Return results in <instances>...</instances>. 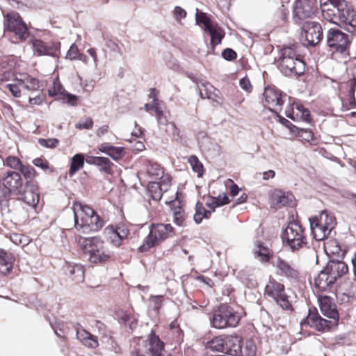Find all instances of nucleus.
Here are the masks:
<instances>
[{"instance_id": "obj_1", "label": "nucleus", "mask_w": 356, "mask_h": 356, "mask_svg": "<svg viewBox=\"0 0 356 356\" xmlns=\"http://www.w3.org/2000/svg\"><path fill=\"white\" fill-rule=\"evenodd\" d=\"M319 307L322 314L330 318H323L316 308L309 309V312L301 325H308L312 328L319 332H328L332 327H337L339 320V314L334 300L327 296H318Z\"/></svg>"}, {"instance_id": "obj_2", "label": "nucleus", "mask_w": 356, "mask_h": 356, "mask_svg": "<svg viewBox=\"0 0 356 356\" xmlns=\"http://www.w3.org/2000/svg\"><path fill=\"white\" fill-rule=\"evenodd\" d=\"M75 240L83 253L88 256L90 263L102 264L111 258L112 252L106 248L100 236L83 237L78 235Z\"/></svg>"}, {"instance_id": "obj_3", "label": "nucleus", "mask_w": 356, "mask_h": 356, "mask_svg": "<svg viewBox=\"0 0 356 356\" xmlns=\"http://www.w3.org/2000/svg\"><path fill=\"white\" fill-rule=\"evenodd\" d=\"M276 63L279 70L286 76L298 77L305 74L306 64L294 44L284 46Z\"/></svg>"}, {"instance_id": "obj_4", "label": "nucleus", "mask_w": 356, "mask_h": 356, "mask_svg": "<svg viewBox=\"0 0 356 356\" xmlns=\"http://www.w3.org/2000/svg\"><path fill=\"white\" fill-rule=\"evenodd\" d=\"M74 227L84 232H98L104 225V220L97 214L92 208L81 202L73 205Z\"/></svg>"}, {"instance_id": "obj_5", "label": "nucleus", "mask_w": 356, "mask_h": 356, "mask_svg": "<svg viewBox=\"0 0 356 356\" xmlns=\"http://www.w3.org/2000/svg\"><path fill=\"white\" fill-rule=\"evenodd\" d=\"M283 244L293 251H298L307 245L305 229L298 220H292L282 234Z\"/></svg>"}, {"instance_id": "obj_6", "label": "nucleus", "mask_w": 356, "mask_h": 356, "mask_svg": "<svg viewBox=\"0 0 356 356\" xmlns=\"http://www.w3.org/2000/svg\"><path fill=\"white\" fill-rule=\"evenodd\" d=\"M175 235V229L170 224H152L149 227V233L145 238L143 244L138 248V252H146Z\"/></svg>"}, {"instance_id": "obj_7", "label": "nucleus", "mask_w": 356, "mask_h": 356, "mask_svg": "<svg viewBox=\"0 0 356 356\" xmlns=\"http://www.w3.org/2000/svg\"><path fill=\"white\" fill-rule=\"evenodd\" d=\"M336 225L335 216L327 211H323L318 216L310 218L311 232L318 241L327 238Z\"/></svg>"}, {"instance_id": "obj_8", "label": "nucleus", "mask_w": 356, "mask_h": 356, "mask_svg": "<svg viewBox=\"0 0 356 356\" xmlns=\"http://www.w3.org/2000/svg\"><path fill=\"white\" fill-rule=\"evenodd\" d=\"M241 316L227 304H221L213 309L210 317V323L213 327L223 329L227 327H236Z\"/></svg>"}, {"instance_id": "obj_9", "label": "nucleus", "mask_w": 356, "mask_h": 356, "mask_svg": "<svg viewBox=\"0 0 356 356\" xmlns=\"http://www.w3.org/2000/svg\"><path fill=\"white\" fill-rule=\"evenodd\" d=\"M24 181L19 172L7 170L0 176V204L8 202L12 195L20 194Z\"/></svg>"}, {"instance_id": "obj_10", "label": "nucleus", "mask_w": 356, "mask_h": 356, "mask_svg": "<svg viewBox=\"0 0 356 356\" xmlns=\"http://www.w3.org/2000/svg\"><path fill=\"white\" fill-rule=\"evenodd\" d=\"M326 45L332 54L349 55L351 40L349 35L337 27L330 28L325 35Z\"/></svg>"}, {"instance_id": "obj_11", "label": "nucleus", "mask_w": 356, "mask_h": 356, "mask_svg": "<svg viewBox=\"0 0 356 356\" xmlns=\"http://www.w3.org/2000/svg\"><path fill=\"white\" fill-rule=\"evenodd\" d=\"M164 347V342L152 330L146 339L138 342L131 356H161Z\"/></svg>"}, {"instance_id": "obj_12", "label": "nucleus", "mask_w": 356, "mask_h": 356, "mask_svg": "<svg viewBox=\"0 0 356 356\" xmlns=\"http://www.w3.org/2000/svg\"><path fill=\"white\" fill-rule=\"evenodd\" d=\"M264 296L273 300L282 309L293 310V306L289 300V296L285 291V286L271 275L268 278L265 287Z\"/></svg>"}, {"instance_id": "obj_13", "label": "nucleus", "mask_w": 356, "mask_h": 356, "mask_svg": "<svg viewBox=\"0 0 356 356\" xmlns=\"http://www.w3.org/2000/svg\"><path fill=\"white\" fill-rule=\"evenodd\" d=\"M5 30L13 33L17 41H24L29 35L27 24L16 11H11L4 15Z\"/></svg>"}, {"instance_id": "obj_14", "label": "nucleus", "mask_w": 356, "mask_h": 356, "mask_svg": "<svg viewBox=\"0 0 356 356\" xmlns=\"http://www.w3.org/2000/svg\"><path fill=\"white\" fill-rule=\"evenodd\" d=\"M195 20L197 24H203L204 31L210 35V44L213 49H215L217 45L222 43L225 36L224 29L218 23L213 22L207 13L197 10L195 15Z\"/></svg>"}, {"instance_id": "obj_15", "label": "nucleus", "mask_w": 356, "mask_h": 356, "mask_svg": "<svg viewBox=\"0 0 356 356\" xmlns=\"http://www.w3.org/2000/svg\"><path fill=\"white\" fill-rule=\"evenodd\" d=\"M318 13L316 0H296L293 5L292 17L295 23L312 18Z\"/></svg>"}, {"instance_id": "obj_16", "label": "nucleus", "mask_w": 356, "mask_h": 356, "mask_svg": "<svg viewBox=\"0 0 356 356\" xmlns=\"http://www.w3.org/2000/svg\"><path fill=\"white\" fill-rule=\"evenodd\" d=\"M273 266L275 268V273L282 277L286 278L291 282H298L300 278L298 268L291 261L277 257L273 261Z\"/></svg>"}, {"instance_id": "obj_17", "label": "nucleus", "mask_w": 356, "mask_h": 356, "mask_svg": "<svg viewBox=\"0 0 356 356\" xmlns=\"http://www.w3.org/2000/svg\"><path fill=\"white\" fill-rule=\"evenodd\" d=\"M284 95L279 89L268 86L266 87L263 93V104L270 111L277 113L282 110L284 104Z\"/></svg>"}, {"instance_id": "obj_18", "label": "nucleus", "mask_w": 356, "mask_h": 356, "mask_svg": "<svg viewBox=\"0 0 356 356\" xmlns=\"http://www.w3.org/2000/svg\"><path fill=\"white\" fill-rule=\"evenodd\" d=\"M302 30V35L305 38L307 45L316 46L323 39V29L318 22H305Z\"/></svg>"}, {"instance_id": "obj_19", "label": "nucleus", "mask_w": 356, "mask_h": 356, "mask_svg": "<svg viewBox=\"0 0 356 356\" xmlns=\"http://www.w3.org/2000/svg\"><path fill=\"white\" fill-rule=\"evenodd\" d=\"M104 233L110 242L116 247H120L122 241L127 238L129 234V229L124 223L110 225L105 228Z\"/></svg>"}, {"instance_id": "obj_20", "label": "nucleus", "mask_w": 356, "mask_h": 356, "mask_svg": "<svg viewBox=\"0 0 356 356\" xmlns=\"http://www.w3.org/2000/svg\"><path fill=\"white\" fill-rule=\"evenodd\" d=\"M172 184L171 175L164 176L160 181H150L147 186V195L153 200L159 201L163 193L168 191Z\"/></svg>"}, {"instance_id": "obj_21", "label": "nucleus", "mask_w": 356, "mask_h": 356, "mask_svg": "<svg viewBox=\"0 0 356 356\" xmlns=\"http://www.w3.org/2000/svg\"><path fill=\"white\" fill-rule=\"evenodd\" d=\"M285 115L293 121L302 120L310 122L312 120L309 111L298 103H293L287 107L285 111Z\"/></svg>"}, {"instance_id": "obj_22", "label": "nucleus", "mask_w": 356, "mask_h": 356, "mask_svg": "<svg viewBox=\"0 0 356 356\" xmlns=\"http://www.w3.org/2000/svg\"><path fill=\"white\" fill-rule=\"evenodd\" d=\"M33 51L38 56H57L59 47L54 42H45L40 39L32 40Z\"/></svg>"}, {"instance_id": "obj_23", "label": "nucleus", "mask_w": 356, "mask_h": 356, "mask_svg": "<svg viewBox=\"0 0 356 356\" xmlns=\"http://www.w3.org/2000/svg\"><path fill=\"white\" fill-rule=\"evenodd\" d=\"M324 269L334 282L348 273V265L344 261L339 260L329 261Z\"/></svg>"}, {"instance_id": "obj_24", "label": "nucleus", "mask_w": 356, "mask_h": 356, "mask_svg": "<svg viewBox=\"0 0 356 356\" xmlns=\"http://www.w3.org/2000/svg\"><path fill=\"white\" fill-rule=\"evenodd\" d=\"M340 24L347 31L356 33V10L350 8H344L339 15Z\"/></svg>"}, {"instance_id": "obj_25", "label": "nucleus", "mask_w": 356, "mask_h": 356, "mask_svg": "<svg viewBox=\"0 0 356 356\" xmlns=\"http://www.w3.org/2000/svg\"><path fill=\"white\" fill-rule=\"evenodd\" d=\"M163 339L167 343L179 345L184 341V332L180 328L177 320L173 321L169 325V329L165 332Z\"/></svg>"}, {"instance_id": "obj_26", "label": "nucleus", "mask_w": 356, "mask_h": 356, "mask_svg": "<svg viewBox=\"0 0 356 356\" xmlns=\"http://www.w3.org/2000/svg\"><path fill=\"white\" fill-rule=\"evenodd\" d=\"M64 272L67 279L74 283H81L84 281L85 268L81 264L67 263L64 266Z\"/></svg>"}, {"instance_id": "obj_27", "label": "nucleus", "mask_w": 356, "mask_h": 356, "mask_svg": "<svg viewBox=\"0 0 356 356\" xmlns=\"http://www.w3.org/2000/svg\"><path fill=\"white\" fill-rule=\"evenodd\" d=\"M20 200L27 204L29 206L35 208L40 200L39 193L33 187H29L27 182L25 183L24 188H22L20 194H17Z\"/></svg>"}, {"instance_id": "obj_28", "label": "nucleus", "mask_w": 356, "mask_h": 356, "mask_svg": "<svg viewBox=\"0 0 356 356\" xmlns=\"http://www.w3.org/2000/svg\"><path fill=\"white\" fill-rule=\"evenodd\" d=\"M335 282L323 268L314 280V286L318 291H331Z\"/></svg>"}, {"instance_id": "obj_29", "label": "nucleus", "mask_w": 356, "mask_h": 356, "mask_svg": "<svg viewBox=\"0 0 356 356\" xmlns=\"http://www.w3.org/2000/svg\"><path fill=\"white\" fill-rule=\"evenodd\" d=\"M87 163L98 167L101 172L107 175H112L113 173L114 163L107 157L90 156L87 159Z\"/></svg>"}, {"instance_id": "obj_30", "label": "nucleus", "mask_w": 356, "mask_h": 356, "mask_svg": "<svg viewBox=\"0 0 356 356\" xmlns=\"http://www.w3.org/2000/svg\"><path fill=\"white\" fill-rule=\"evenodd\" d=\"M293 195L282 191H275L270 198L271 204L275 209L291 205Z\"/></svg>"}, {"instance_id": "obj_31", "label": "nucleus", "mask_w": 356, "mask_h": 356, "mask_svg": "<svg viewBox=\"0 0 356 356\" xmlns=\"http://www.w3.org/2000/svg\"><path fill=\"white\" fill-rule=\"evenodd\" d=\"M144 170L147 175L152 179L161 180L165 175H170L168 173H165L164 168L158 163L147 161L144 165Z\"/></svg>"}, {"instance_id": "obj_32", "label": "nucleus", "mask_w": 356, "mask_h": 356, "mask_svg": "<svg viewBox=\"0 0 356 356\" xmlns=\"http://www.w3.org/2000/svg\"><path fill=\"white\" fill-rule=\"evenodd\" d=\"M341 3L339 1L338 3H331L327 7L321 9L323 17L332 23L338 24L339 22V15L341 11L344 8H341Z\"/></svg>"}, {"instance_id": "obj_33", "label": "nucleus", "mask_w": 356, "mask_h": 356, "mask_svg": "<svg viewBox=\"0 0 356 356\" xmlns=\"http://www.w3.org/2000/svg\"><path fill=\"white\" fill-rule=\"evenodd\" d=\"M15 258L13 255L0 249V276L8 274L13 269Z\"/></svg>"}, {"instance_id": "obj_34", "label": "nucleus", "mask_w": 356, "mask_h": 356, "mask_svg": "<svg viewBox=\"0 0 356 356\" xmlns=\"http://www.w3.org/2000/svg\"><path fill=\"white\" fill-rule=\"evenodd\" d=\"M254 251L255 257L258 258L263 263L269 262L273 257L274 252L273 250L265 245L263 242L258 241Z\"/></svg>"}, {"instance_id": "obj_35", "label": "nucleus", "mask_w": 356, "mask_h": 356, "mask_svg": "<svg viewBox=\"0 0 356 356\" xmlns=\"http://www.w3.org/2000/svg\"><path fill=\"white\" fill-rule=\"evenodd\" d=\"M170 209L174 222L178 226H182L186 220V215L181 202L179 201L171 202Z\"/></svg>"}, {"instance_id": "obj_36", "label": "nucleus", "mask_w": 356, "mask_h": 356, "mask_svg": "<svg viewBox=\"0 0 356 356\" xmlns=\"http://www.w3.org/2000/svg\"><path fill=\"white\" fill-rule=\"evenodd\" d=\"M231 341H227V335H220L214 337L207 343V348L213 351L225 353L227 343Z\"/></svg>"}, {"instance_id": "obj_37", "label": "nucleus", "mask_w": 356, "mask_h": 356, "mask_svg": "<svg viewBox=\"0 0 356 356\" xmlns=\"http://www.w3.org/2000/svg\"><path fill=\"white\" fill-rule=\"evenodd\" d=\"M21 81L23 90L35 92L40 90V84L38 79L28 74L21 75Z\"/></svg>"}, {"instance_id": "obj_38", "label": "nucleus", "mask_w": 356, "mask_h": 356, "mask_svg": "<svg viewBox=\"0 0 356 356\" xmlns=\"http://www.w3.org/2000/svg\"><path fill=\"white\" fill-rule=\"evenodd\" d=\"M2 87L5 92H10L13 97H22V90L23 88L21 78H15V79L12 80V83L2 85Z\"/></svg>"}, {"instance_id": "obj_39", "label": "nucleus", "mask_w": 356, "mask_h": 356, "mask_svg": "<svg viewBox=\"0 0 356 356\" xmlns=\"http://www.w3.org/2000/svg\"><path fill=\"white\" fill-rule=\"evenodd\" d=\"M227 341H231L227 343L225 353L233 356H237L242 344L241 339L238 336L227 335Z\"/></svg>"}, {"instance_id": "obj_40", "label": "nucleus", "mask_w": 356, "mask_h": 356, "mask_svg": "<svg viewBox=\"0 0 356 356\" xmlns=\"http://www.w3.org/2000/svg\"><path fill=\"white\" fill-rule=\"evenodd\" d=\"M211 211H208L201 202H197L195 206V213L193 218L196 223H200L204 218H209Z\"/></svg>"}, {"instance_id": "obj_41", "label": "nucleus", "mask_w": 356, "mask_h": 356, "mask_svg": "<svg viewBox=\"0 0 356 356\" xmlns=\"http://www.w3.org/2000/svg\"><path fill=\"white\" fill-rule=\"evenodd\" d=\"M84 165V156L81 154H76L72 158L68 172L70 177L81 170Z\"/></svg>"}, {"instance_id": "obj_42", "label": "nucleus", "mask_w": 356, "mask_h": 356, "mask_svg": "<svg viewBox=\"0 0 356 356\" xmlns=\"http://www.w3.org/2000/svg\"><path fill=\"white\" fill-rule=\"evenodd\" d=\"M257 346L252 340H248L241 344L237 356H256Z\"/></svg>"}, {"instance_id": "obj_43", "label": "nucleus", "mask_w": 356, "mask_h": 356, "mask_svg": "<svg viewBox=\"0 0 356 356\" xmlns=\"http://www.w3.org/2000/svg\"><path fill=\"white\" fill-rule=\"evenodd\" d=\"M188 162L191 165L193 171L198 177H202L204 172V165L197 156L191 155L188 158Z\"/></svg>"}, {"instance_id": "obj_44", "label": "nucleus", "mask_w": 356, "mask_h": 356, "mask_svg": "<svg viewBox=\"0 0 356 356\" xmlns=\"http://www.w3.org/2000/svg\"><path fill=\"white\" fill-rule=\"evenodd\" d=\"M19 172L21 174V176L22 175L24 177V179L26 180V182L28 184L29 181L34 179L38 175L35 168L29 165L23 164Z\"/></svg>"}, {"instance_id": "obj_45", "label": "nucleus", "mask_w": 356, "mask_h": 356, "mask_svg": "<svg viewBox=\"0 0 356 356\" xmlns=\"http://www.w3.org/2000/svg\"><path fill=\"white\" fill-rule=\"evenodd\" d=\"M324 250L328 255H338L341 250L336 240H329L324 243Z\"/></svg>"}, {"instance_id": "obj_46", "label": "nucleus", "mask_w": 356, "mask_h": 356, "mask_svg": "<svg viewBox=\"0 0 356 356\" xmlns=\"http://www.w3.org/2000/svg\"><path fill=\"white\" fill-rule=\"evenodd\" d=\"M86 56L79 53V48L76 44H72L66 54V58L70 60H85Z\"/></svg>"}, {"instance_id": "obj_47", "label": "nucleus", "mask_w": 356, "mask_h": 356, "mask_svg": "<svg viewBox=\"0 0 356 356\" xmlns=\"http://www.w3.org/2000/svg\"><path fill=\"white\" fill-rule=\"evenodd\" d=\"M118 317L123 322L127 323L131 321L130 327L131 329L136 327L137 321L134 318V316L127 311L119 310L117 312Z\"/></svg>"}, {"instance_id": "obj_48", "label": "nucleus", "mask_w": 356, "mask_h": 356, "mask_svg": "<svg viewBox=\"0 0 356 356\" xmlns=\"http://www.w3.org/2000/svg\"><path fill=\"white\" fill-rule=\"evenodd\" d=\"M4 165L19 171L23 165V163L17 156H8L4 161Z\"/></svg>"}, {"instance_id": "obj_49", "label": "nucleus", "mask_w": 356, "mask_h": 356, "mask_svg": "<svg viewBox=\"0 0 356 356\" xmlns=\"http://www.w3.org/2000/svg\"><path fill=\"white\" fill-rule=\"evenodd\" d=\"M165 106L163 104V102L161 100H156V102H152L151 103H147L144 106V109L145 111L148 112L151 115H153L152 112L154 113V115L156 114L161 109L164 108Z\"/></svg>"}, {"instance_id": "obj_50", "label": "nucleus", "mask_w": 356, "mask_h": 356, "mask_svg": "<svg viewBox=\"0 0 356 356\" xmlns=\"http://www.w3.org/2000/svg\"><path fill=\"white\" fill-rule=\"evenodd\" d=\"M124 147L112 145L108 155L114 161H118L124 156Z\"/></svg>"}, {"instance_id": "obj_51", "label": "nucleus", "mask_w": 356, "mask_h": 356, "mask_svg": "<svg viewBox=\"0 0 356 356\" xmlns=\"http://www.w3.org/2000/svg\"><path fill=\"white\" fill-rule=\"evenodd\" d=\"M65 92L63 86L58 82H54L53 86L48 90V94L51 97H63Z\"/></svg>"}, {"instance_id": "obj_52", "label": "nucleus", "mask_w": 356, "mask_h": 356, "mask_svg": "<svg viewBox=\"0 0 356 356\" xmlns=\"http://www.w3.org/2000/svg\"><path fill=\"white\" fill-rule=\"evenodd\" d=\"M289 10L284 4H282L275 13L277 21L280 22H286L288 19Z\"/></svg>"}, {"instance_id": "obj_53", "label": "nucleus", "mask_w": 356, "mask_h": 356, "mask_svg": "<svg viewBox=\"0 0 356 356\" xmlns=\"http://www.w3.org/2000/svg\"><path fill=\"white\" fill-rule=\"evenodd\" d=\"M38 94L35 97L28 96L29 103L31 105H40L43 103L45 99V95L42 92V90L36 91Z\"/></svg>"}, {"instance_id": "obj_54", "label": "nucleus", "mask_w": 356, "mask_h": 356, "mask_svg": "<svg viewBox=\"0 0 356 356\" xmlns=\"http://www.w3.org/2000/svg\"><path fill=\"white\" fill-rule=\"evenodd\" d=\"M94 124L93 120L90 117L86 118L84 120H81L76 124L75 127L78 129H90Z\"/></svg>"}, {"instance_id": "obj_55", "label": "nucleus", "mask_w": 356, "mask_h": 356, "mask_svg": "<svg viewBox=\"0 0 356 356\" xmlns=\"http://www.w3.org/2000/svg\"><path fill=\"white\" fill-rule=\"evenodd\" d=\"M38 143L42 147L54 148L58 145L59 140L57 138H40Z\"/></svg>"}, {"instance_id": "obj_56", "label": "nucleus", "mask_w": 356, "mask_h": 356, "mask_svg": "<svg viewBox=\"0 0 356 356\" xmlns=\"http://www.w3.org/2000/svg\"><path fill=\"white\" fill-rule=\"evenodd\" d=\"M222 57L226 60L232 61L237 58V54L232 49L226 48L222 51Z\"/></svg>"}, {"instance_id": "obj_57", "label": "nucleus", "mask_w": 356, "mask_h": 356, "mask_svg": "<svg viewBox=\"0 0 356 356\" xmlns=\"http://www.w3.org/2000/svg\"><path fill=\"white\" fill-rule=\"evenodd\" d=\"M62 98L70 106H75L78 104L79 98L74 95H72L65 92Z\"/></svg>"}, {"instance_id": "obj_58", "label": "nucleus", "mask_w": 356, "mask_h": 356, "mask_svg": "<svg viewBox=\"0 0 356 356\" xmlns=\"http://www.w3.org/2000/svg\"><path fill=\"white\" fill-rule=\"evenodd\" d=\"M239 85L241 88L247 92H251L252 90V86L248 76H245L240 79Z\"/></svg>"}, {"instance_id": "obj_59", "label": "nucleus", "mask_w": 356, "mask_h": 356, "mask_svg": "<svg viewBox=\"0 0 356 356\" xmlns=\"http://www.w3.org/2000/svg\"><path fill=\"white\" fill-rule=\"evenodd\" d=\"M33 163L35 166L40 168L44 170H46L49 168V162L45 159L41 157H38L33 159Z\"/></svg>"}, {"instance_id": "obj_60", "label": "nucleus", "mask_w": 356, "mask_h": 356, "mask_svg": "<svg viewBox=\"0 0 356 356\" xmlns=\"http://www.w3.org/2000/svg\"><path fill=\"white\" fill-rule=\"evenodd\" d=\"M350 88L348 91V99H349L350 104L352 105L355 102V86H356V79L355 78L350 80Z\"/></svg>"}, {"instance_id": "obj_61", "label": "nucleus", "mask_w": 356, "mask_h": 356, "mask_svg": "<svg viewBox=\"0 0 356 356\" xmlns=\"http://www.w3.org/2000/svg\"><path fill=\"white\" fill-rule=\"evenodd\" d=\"M158 123L159 124H168V116L164 111V108L161 109L156 114L154 115Z\"/></svg>"}, {"instance_id": "obj_62", "label": "nucleus", "mask_w": 356, "mask_h": 356, "mask_svg": "<svg viewBox=\"0 0 356 356\" xmlns=\"http://www.w3.org/2000/svg\"><path fill=\"white\" fill-rule=\"evenodd\" d=\"M83 344L87 347L95 348L99 346L97 337L91 334L90 337L84 341Z\"/></svg>"}, {"instance_id": "obj_63", "label": "nucleus", "mask_w": 356, "mask_h": 356, "mask_svg": "<svg viewBox=\"0 0 356 356\" xmlns=\"http://www.w3.org/2000/svg\"><path fill=\"white\" fill-rule=\"evenodd\" d=\"M205 204L208 208V211H211L212 213L216 207H219V199L209 197Z\"/></svg>"}, {"instance_id": "obj_64", "label": "nucleus", "mask_w": 356, "mask_h": 356, "mask_svg": "<svg viewBox=\"0 0 356 356\" xmlns=\"http://www.w3.org/2000/svg\"><path fill=\"white\" fill-rule=\"evenodd\" d=\"M298 134L300 137L302 138V139L308 142L313 140L314 138L313 132L309 129H300Z\"/></svg>"}]
</instances>
